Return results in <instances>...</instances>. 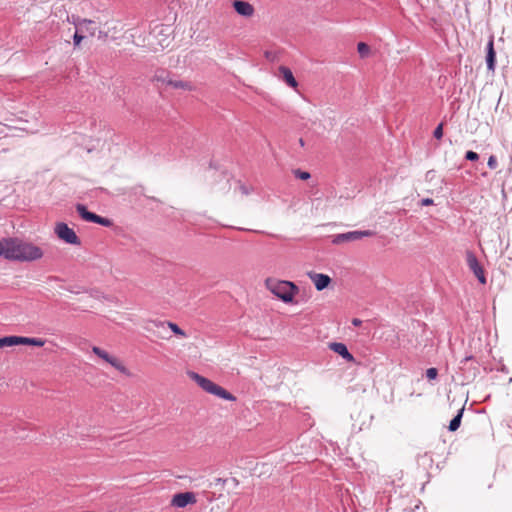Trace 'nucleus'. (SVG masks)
I'll return each mask as SVG.
<instances>
[{
	"mask_svg": "<svg viewBox=\"0 0 512 512\" xmlns=\"http://www.w3.org/2000/svg\"><path fill=\"white\" fill-rule=\"evenodd\" d=\"M43 257V251L33 243L17 237H4L3 258L9 261L31 262Z\"/></svg>",
	"mask_w": 512,
	"mask_h": 512,
	"instance_id": "nucleus-1",
	"label": "nucleus"
},
{
	"mask_svg": "<svg viewBox=\"0 0 512 512\" xmlns=\"http://www.w3.org/2000/svg\"><path fill=\"white\" fill-rule=\"evenodd\" d=\"M267 289L284 303H292L299 288L290 281L267 278L265 281Z\"/></svg>",
	"mask_w": 512,
	"mask_h": 512,
	"instance_id": "nucleus-2",
	"label": "nucleus"
},
{
	"mask_svg": "<svg viewBox=\"0 0 512 512\" xmlns=\"http://www.w3.org/2000/svg\"><path fill=\"white\" fill-rule=\"evenodd\" d=\"M54 232L60 240L67 244L76 246L81 245V240L75 231L64 222H58L55 225Z\"/></svg>",
	"mask_w": 512,
	"mask_h": 512,
	"instance_id": "nucleus-3",
	"label": "nucleus"
},
{
	"mask_svg": "<svg viewBox=\"0 0 512 512\" xmlns=\"http://www.w3.org/2000/svg\"><path fill=\"white\" fill-rule=\"evenodd\" d=\"M375 235L374 231L371 230H355L346 233H341L333 236V244H341L343 242L360 240L364 237H372Z\"/></svg>",
	"mask_w": 512,
	"mask_h": 512,
	"instance_id": "nucleus-4",
	"label": "nucleus"
},
{
	"mask_svg": "<svg viewBox=\"0 0 512 512\" xmlns=\"http://www.w3.org/2000/svg\"><path fill=\"white\" fill-rule=\"evenodd\" d=\"M466 262L470 271L477 277L481 284H486V276L484 269L479 263L476 255L472 251L466 252Z\"/></svg>",
	"mask_w": 512,
	"mask_h": 512,
	"instance_id": "nucleus-5",
	"label": "nucleus"
},
{
	"mask_svg": "<svg viewBox=\"0 0 512 512\" xmlns=\"http://www.w3.org/2000/svg\"><path fill=\"white\" fill-rule=\"evenodd\" d=\"M72 23L76 29L80 30L82 34H86L88 36H95L97 32L96 24L93 20L79 18L72 16Z\"/></svg>",
	"mask_w": 512,
	"mask_h": 512,
	"instance_id": "nucleus-6",
	"label": "nucleus"
},
{
	"mask_svg": "<svg viewBox=\"0 0 512 512\" xmlns=\"http://www.w3.org/2000/svg\"><path fill=\"white\" fill-rule=\"evenodd\" d=\"M196 502V498L193 492H181L173 496L171 505L177 508H184L189 504Z\"/></svg>",
	"mask_w": 512,
	"mask_h": 512,
	"instance_id": "nucleus-7",
	"label": "nucleus"
},
{
	"mask_svg": "<svg viewBox=\"0 0 512 512\" xmlns=\"http://www.w3.org/2000/svg\"><path fill=\"white\" fill-rule=\"evenodd\" d=\"M486 65L489 71L494 72L496 67V52L494 49V39L491 37L486 46Z\"/></svg>",
	"mask_w": 512,
	"mask_h": 512,
	"instance_id": "nucleus-8",
	"label": "nucleus"
},
{
	"mask_svg": "<svg viewBox=\"0 0 512 512\" xmlns=\"http://www.w3.org/2000/svg\"><path fill=\"white\" fill-rule=\"evenodd\" d=\"M330 349L340 355L343 359L348 362H354V356L349 352L347 346L341 342H332L329 344Z\"/></svg>",
	"mask_w": 512,
	"mask_h": 512,
	"instance_id": "nucleus-9",
	"label": "nucleus"
},
{
	"mask_svg": "<svg viewBox=\"0 0 512 512\" xmlns=\"http://www.w3.org/2000/svg\"><path fill=\"white\" fill-rule=\"evenodd\" d=\"M308 275H309L310 279L313 281V283L318 291H322V290L326 289L329 286V284L331 283V278L326 274L309 273Z\"/></svg>",
	"mask_w": 512,
	"mask_h": 512,
	"instance_id": "nucleus-10",
	"label": "nucleus"
},
{
	"mask_svg": "<svg viewBox=\"0 0 512 512\" xmlns=\"http://www.w3.org/2000/svg\"><path fill=\"white\" fill-rule=\"evenodd\" d=\"M188 375L190 376L191 379H193L205 392L207 393H211L214 385L216 383H214L213 381H211L210 379L204 377V376H201L199 375L198 373L196 372H189Z\"/></svg>",
	"mask_w": 512,
	"mask_h": 512,
	"instance_id": "nucleus-11",
	"label": "nucleus"
},
{
	"mask_svg": "<svg viewBox=\"0 0 512 512\" xmlns=\"http://www.w3.org/2000/svg\"><path fill=\"white\" fill-rule=\"evenodd\" d=\"M233 8L239 15L244 17H250L254 13L253 6L249 2L243 0H234Z\"/></svg>",
	"mask_w": 512,
	"mask_h": 512,
	"instance_id": "nucleus-12",
	"label": "nucleus"
},
{
	"mask_svg": "<svg viewBox=\"0 0 512 512\" xmlns=\"http://www.w3.org/2000/svg\"><path fill=\"white\" fill-rule=\"evenodd\" d=\"M13 344L16 345H31L42 347L45 344V341L41 338L34 337H23V336H14L13 335Z\"/></svg>",
	"mask_w": 512,
	"mask_h": 512,
	"instance_id": "nucleus-13",
	"label": "nucleus"
},
{
	"mask_svg": "<svg viewBox=\"0 0 512 512\" xmlns=\"http://www.w3.org/2000/svg\"><path fill=\"white\" fill-rule=\"evenodd\" d=\"M76 211L84 221L95 223L98 220V215L89 211L84 204H77Z\"/></svg>",
	"mask_w": 512,
	"mask_h": 512,
	"instance_id": "nucleus-14",
	"label": "nucleus"
},
{
	"mask_svg": "<svg viewBox=\"0 0 512 512\" xmlns=\"http://www.w3.org/2000/svg\"><path fill=\"white\" fill-rule=\"evenodd\" d=\"M279 72L282 76V79L283 81L289 86V87H292V88H296L297 85H298V82L296 81L292 71L290 68L286 67V66H280L279 67Z\"/></svg>",
	"mask_w": 512,
	"mask_h": 512,
	"instance_id": "nucleus-15",
	"label": "nucleus"
},
{
	"mask_svg": "<svg viewBox=\"0 0 512 512\" xmlns=\"http://www.w3.org/2000/svg\"><path fill=\"white\" fill-rule=\"evenodd\" d=\"M212 395H215L221 399L227 400V401H235L236 398L233 394H231L229 391L224 389L223 387L215 384L211 393Z\"/></svg>",
	"mask_w": 512,
	"mask_h": 512,
	"instance_id": "nucleus-16",
	"label": "nucleus"
},
{
	"mask_svg": "<svg viewBox=\"0 0 512 512\" xmlns=\"http://www.w3.org/2000/svg\"><path fill=\"white\" fill-rule=\"evenodd\" d=\"M169 80H172L170 78V73L164 69H158L155 71V74L153 76V81L161 82L162 84H166L169 86Z\"/></svg>",
	"mask_w": 512,
	"mask_h": 512,
	"instance_id": "nucleus-17",
	"label": "nucleus"
},
{
	"mask_svg": "<svg viewBox=\"0 0 512 512\" xmlns=\"http://www.w3.org/2000/svg\"><path fill=\"white\" fill-rule=\"evenodd\" d=\"M463 413H464V407L459 409L457 414L451 419L449 426H448L449 431L454 432L460 427Z\"/></svg>",
	"mask_w": 512,
	"mask_h": 512,
	"instance_id": "nucleus-18",
	"label": "nucleus"
},
{
	"mask_svg": "<svg viewBox=\"0 0 512 512\" xmlns=\"http://www.w3.org/2000/svg\"><path fill=\"white\" fill-rule=\"evenodd\" d=\"M165 324H167V326L171 329V331L178 335V336H181V337H186V333L184 332V330H182L177 324L173 323V322H158L156 323L155 322V325L157 327H162L164 328L165 327Z\"/></svg>",
	"mask_w": 512,
	"mask_h": 512,
	"instance_id": "nucleus-19",
	"label": "nucleus"
},
{
	"mask_svg": "<svg viewBox=\"0 0 512 512\" xmlns=\"http://www.w3.org/2000/svg\"><path fill=\"white\" fill-rule=\"evenodd\" d=\"M169 86L173 87L174 89H182L186 91H191L193 89V86L190 82L182 80H169Z\"/></svg>",
	"mask_w": 512,
	"mask_h": 512,
	"instance_id": "nucleus-20",
	"label": "nucleus"
},
{
	"mask_svg": "<svg viewBox=\"0 0 512 512\" xmlns=\"http://www.w3.org/2000/svg\"><path fill=\"white\" fill-rule=\"evenodd\" d=\"M357 51L361 58H366L370 54V47L364 42H359L357 44Z\"/></svg>",
	"mask_w": 512,
	"mask_h": 512,
	"instance_id": "nucleus-21",
	"label": "nucleus"
},
{
	"mask_svg": "<svg viewBox=\"0 0 512 512\" xmlns=\"http://www.w3.org/2000/svg\"><path fill=\"white\" fill-rule=\"evenodd\" d=\"M110 365L113 366L114 368H116L122 374L130 375V372L128 371V369L116 357L113 359V361H112V363H110Z\"/></svg>",
	"mask_w": 512,
	"mask_h": 512,
	"instance_id": "nucleus-22",
	"label": "nucleus"
},
{
	"mask_svg": "<svg viewBox=\"0 0 512 512\" xmlns=\"http://www.w3.org/2000/svg\"><path fill=\"white\" fill-rule=\"evenodd\" d=\"M11 346H14L13 335L0 338V348L11 347Z\"/></svg>",
	"mask_w": 512,
	"mask_h": 512,
	"instance_id": "nucleus-23",
	"label": "nucleus"
},
{
	"mask_svg": "<svg viewBox=\"0 0 512 512\" xmlns=\"http://www.w3.org/2000/svg\"><path fill=\"white\" fill-rule=\"evenodd\" d=\"M296 178H299L301 180H308L310 179L311 175L307 171H302L300 169H296L293 171Z\"/></svg>",
	"mask_w": 512,
	"mask_h": 512,
	"instance_id": "nucleus-24",
	"label": "nucleus"
},
{
	"mask_svg": "<svg viewBox=\"0 0 512 512\" xmlns=\"http://www.w3.org/2000/svg\"><path fill=\"white\" fill-rule=\"evenodd\" d=\"M92 351H93V353L95 355H97L98 357H100L104 361L109 356V354L105 350H103V349H101L100 347H97V346H93Z\"/></svg>",
	"mask_w": 512,
	"mask_h": 512,
	"instance_id": "nucleus-25",
	"label": "nucleus"
},
{
	"mask_svg": "<svg viewBox=\"0 0 512 512\" xmlns=\"http://www.w3.org/2000/svg\"><path fill=\"white\" fill-rule=\"evenodd\" d=\"M85 35L81 33L80 30L76 29L74 35H73V43L74 46H78L81 41L84 39Z\"/></svg>",
	"mask_w": 512,
	"mask_h": 512,
	"instance_id": "nucleus-26",
	"label": "nucleus"
},
{
	"mask_svg": "<svg viewBox=\"0 0 512 512\" xmlns=\"http://www.w3.org/2000/svg\"><path fill=\"white\" fill-rule=\"evenodd\" d=\"M95 223L103 227H110L112 225V221L109 218L102 217L100 215H98V220H96Z\"/></svg>",
	"mask_w": 512,
	"mask_h": 512,
	"instance_id": "nucleus-27",
	"label": "nucleus"
},
{
	"mask_svg": "<svg viewBox=\"0 0 512 512\" xmlns=\"http://www.w3.org/2000/svg\"><path fill=\"white\" fill-rule=\"evenodd\" d=\"M438 376V370L434 367L428 368L426 370V377L428 380H434Z\"/></svg>",
	"mask_w": 512,
	"mask_h": 512,
	"instance_id": "nucleus-28",
	"label": "nucleus"
},
{
	"mask_svg": "<svg viewBox=\"0 0 512 512\" xmlns=\"http://www.w3.org/2000/svg\"><path fill=\"white\" fill-rule=\"evenodd\" d=\"M465 159L468 161H477L479 159L478 153L469 150L465 153Z\"/></svg>",
	"mask_w": 512,
	"mask_h": 512,
	"instance_id": "nucleus-29",
	"label": "nucleus"
},
{
	"mask_svg": "<svg viewBox=\"0 0 512 512\" xmlns=\"http://www.w3.org/2000/svg\"><path fill=\"white\" fill-rule=\"evenodd\" d=\"M487 165H488V167H489L490 169H492V170H494V169H496V168H497L498 163H497V159H496V157H495L494 155H491V156L489 157L488 162H487Z\"/></svg>",
	"mask_w": 512,
	"mask_h": 512,
	"instance_id": "nucleus-30",
	"label": "nucleus"
},
{
	"mask_svg": "<svg viewBox=\"0 0 512 512\" xmlns=\"http://www.w3.org/2000/svg\"><path fill=\"white\" fill-rule=\"evenodd\" d=\"M433 136H434L436 139H440V138H442V136H443V125H442V124H439V125L435 128V130H434V132H433Z\"/></svg>",
	"mask_w": 512,
	"mask_h": 512,
	"instance_id": "nucleus-31",
	"label": "nucleus"
},
{
	"mask_svg": "<svg viewBox=\"0 0 512 512\" xmlns=\"http://www.w3.org/2000/svg\"><path fill=\"white\" fill-rule=\"evenodd\" d=\"M96 35H97L98 39H100V40L105 41L108 38V32H106V31L97 29Z\"/></svg>",
	"mask_w": 512,
	"mask_h": 512,
	"instance_id": "nucleus-32",
	"label": "nucleus"
},
{
	"mask_svg": "<svg viewBox=\"0 0 512 512\" xmlns=\"http://www.w3.org/2000/svg\"><path fill=\"white\" fill-rule=\"evenodd\" d=\"M433 204V199L431 198H424L422 200V205L423 206H429V205H432Z\"/></svg>",
	"mask_w": 512,
	"mask_h": 512,
	"instance_id": "nucleus-33",
	"label": "nucleus"
},
{
	"mask_svg": "<svg viewBox=\"0 0 512 512\" xmlns=\"http://www.w3.org/2000/svg\"><path fill=\"white\" fill-rule=\"evenodd\" d=\"M4 238L0 239V257H3Z\"/></svg>",
	"mask_w": 512,
	"mask_h": 512,
	"instance_id": "nucleus-34",
	"label": "nucleus"
},
{
	"mask_svg": "<svg viewBox=\"0 0 512 512\" xmlns=\"http://www.w3.org/2000/svg\"><path fill=\"white\" fill-rule=\"evenodd\" d=\"M352 324L356 327L360 326L362 324V321L358 318L352 319Z\"/></svg>",
	"mask_w": 512,
	"mask_h": 512,
	"instance_id": "nucleus-35",
	"label": "nucleus"
},
{
	"mask_svg": "<svg viewBox=\"0 0 512 512\" xmlns=\"http://www.w3.org/2000/svg\"><path fill=\"white\" fill-rule=\"evenodd\" d=\"M240 190H241V192H242L243 194H245V195L249 194V191H248L247 187H246V186H244V185H241V186H240Z\"/></svg>",
	"mask_w": 512,
	"mask_h": 512,
	"instance_id": "nucleus-36",
	"label": "nucleus"
},
{
	"mask_svg": "<svg viewBox=\"0 0 512 512\" xmlns=\"http://www.w3.org/2000/svg\"><path fill=\"white\" fill-rule=\"evenodd\" d=\"M114 358H115L114 356H111V355L109 354V356L107 357V359H105V361H106L107 363H109V364H110V363H112V361H113V359H114Z\"/></svg>",
	"mask_w": 512,
	"mask_h": 512,
	"instance_id": "nucleus-37",
	"label": "nucleus"
},
{
	"mask_svg": "<svg viewBox=\"0 0 512 512\" xmlns=\"http://www.w3.org/2000/svg\"><path fill=\"white\" fill-rule=\"evenodd\" d=\"M473 357L470 355V356H466L461 362L462 363H466L467 361L471 360Z\"/></svg>",
	"mask_w": 512,
	"mask_h": 512,
	"instance_id": "nucleus-38",
	"label": "nucleus"
},
{
	"mask_svg": "<svg viewBox=\"0 0 512 512\" xmlns=\"http://www.w3.org/2000/svg\"><path fill=\"white\" fill-rule=\"evenodd\" d=\"M217 482H219V483H225V482H226V480L221 479V478H218V479H217Z\"/></svg>",
	"mask_w": 512,
	"mask_h": 512,
	"instance_id": "nucleus-39",
	"label": "nucleus"
},
{
	"mask_svg": "<svg viewBox=\"0 0 512 512\" xmlns=\"http://www.w3.org/2000/svg\"><path fill=\"white\" fill-rule=\"evenodd\" d=\"M299 144H300L301 146H304V140H303L302 138H300V139H299Z\"/></svg>",
	"mask_w": 512,
	"mask_h": 512,
	"instance_id": "nucleus-40",
	"label": "nucleus"
}]
</instances>
